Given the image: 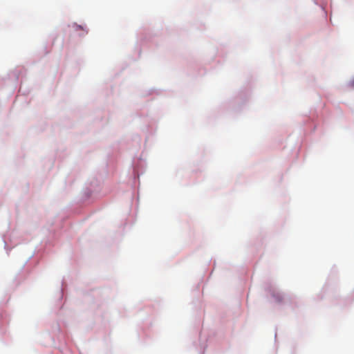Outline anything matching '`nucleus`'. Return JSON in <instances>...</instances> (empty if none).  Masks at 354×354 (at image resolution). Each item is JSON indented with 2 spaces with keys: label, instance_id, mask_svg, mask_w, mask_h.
<instances>
[{
  "label": "nucleus",
  "instance_id": "f257e3e1",
  "mask_svg": "<svg viewBox=\"0 0 354 354\" xmlns=\"http://www.w3.org/2000/svg\"><path fill=\"white\" fill-rule=\"evenodd\" d=\"M353 85H354V79H353Z\"/></svg>",
  "mask_w": 354,
  "mask_h": 354
}]
</instances>
